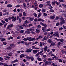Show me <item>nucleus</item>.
<instances>
[{
    "mask_svg": "<svg viewBox=\"0 0 66 66\" xmlns=\"http://www.w3.org/2000/svg\"><path fill=\"white\" fill-rule=\"evenodd\" d=\"M60 20L61 21L60 22V23L61 24H64L65 23V21L64 20V19L63 17L62 16L61 17Z\"/></svg>",
    "mask_w": 66,
    "mask_h": 66,
    "instance_id": "f257e3e1",
    "label": "nucleus"
},
{
    "mask_svg": "<svg viewBox=\"0 0 66 66\" xmlns=\"http://www.w3.org/2000/svg\"><path fill=\"white\" fill-rule=\"evenodd\" d=\"M35 39V38L34 37V38H32L31 37H29V42H31V41H33Z\"/></svg>",
    "mask_w": 66,
    "mask_h": 66,
    "instance_id": "f03ea898",
    "label": "nucleus"
},
{
    "mask_svg": "<svg viewBox=\"0 0 66 66\" xmlns=\"http://www.w3.org/2000/svg\"><path fill=\"white\" fill-rule=\"evenodd\" d=\"M39 21L44 22V21H45V20H44L42 19L39 18L38 19L37 21Z\"/></svg>",
    "mask_w": 66,
    "mask_h": 66,
    "instance_id": "7ed1b4c3",
    "label": "nucleus"
},
{
    "mask_svg": "<svg viewBox=\"0 0 66 66\" xmlns=\"http://www.w3.org/2000/svg\"><path fill=\"white\" fill-rule=\"evenodd\" d=\"M48 43H51V44H53V41L50 39H49L48 40Z\"/></svg>",
    "mask_w": 66,
    "mask_h": 66,
    "instance_id": "20e7f679",
    "label": "nucleus"
},
{
    "mask_svg": "<svg viewBox=\"0 0 66 66\" xmlns=\"http://www.w3.org/2000/svg\"><path fill=\"white\" fill-rule=\"evenodd\" d=\"M32 51V49L31 48H29L27 49V50L26 52H30Z\"/></svg>",
    "mask_w": 66,
    "mask_h": 66,
    "instance_id": "39448f33",
    "label": "nucleus"
},
{
    "mask_svg": "<svg viewBox=\"0 0 66 66\" xmlns=\"http://www.w3.org/2000/svg\"><path fill=\"white\" fill-rule=\"evenodd\" d=\"M33 52L34 54H36V53H37L38 52V51H37V50H33Z\"/></svg>",
    "mask_w": 66,
    "mask_h": 66,
    "instance_id": "423d86ee",
    "label": "nucleus"
},
{
    "mask_svg": "<svg viewBox=\"0 0 66 66\" xmlns=\"http://www.w3.org/2000/svg\"><path fill=\"white\" fill-rule=\"evenodd\" d=\"M23 40L24 41H27V40H28L29 41V37H27V38H25L23 39Z\"/></svg>",
    "mask_w": 66,
    "mask_h": 66,
    "instance_id": "0eeeda50",
    "label": "nucleus"
},
{
    "mask_svg": "<svg viewBox=\"0 0 66 66\" xmlns=\"http://www.w3.org/2000/svg\"><path fill=\"white\" fill-rule=\"evenodd\" d=\"M61 52L62 53L64 54H66V51H65L63 50L61 51Z\"/></svg>",
    "mask_w": 66,
    "mask_h": 66,
    "instance_id": "6e6552de",
    "label": "nucleus"
},
{
    "mask_svg": "<svg viewBox=\"0 0 66 66\" xmlns=\"http://www.w3.org/2000/svg\"><path fill=\"white\" fill-rule=\"evenodd\" d=\"M48 48V47L47 46H45L44 48V51L45 52H46L47 51V49Z\"/></svg>",
    "mask_w": 66,
    "mask_h": 66,
    "instance_id": "1a4fd4ad",
    "label": "nucleus"
},
{
    "mask_svg": "<svg viewBox=\"0 0 66 66\" xmlns=\"http://www.w3.org/2000/svg\"><path fill=\"white\" fill-rule=\"evenodd\" d=\"M41 15H42V13L39 12V14L38 15L37 18H39V17H40L41 16Z\"/></svg>",
    "mask_w": 66,
    "mask_h": 66,
    "instance_id": "9d476101",
    "label": "nucleus"
},
{
    "mask_svg": "<svg viewBox=\"0 0 66 66\" xmlns=\"http://www.w3.org/2000/svg\"><path fill=\"white\" fill-rule=\"evenodd\" d=\"M60 18V16H56V17L55 20H59Z\"/></svg>",
    "mask_w": 66,
    "mask_h": 66,
    "instance_id": "9b49d317",
    "label": "nucleus"
},
{
    "mask_svg": "<svg viewBox=\"0 0 66 66\" xmlns=\"http://www.w3.org/2000/svg\"><path fill=\"white\" fill-rule=\"evenodd\" d=\"M24 56V55L23 54H22L20 56V58H22Z\"/></svg>",
    "mask_w": 66,
    "mask_h": 66,
    "instance_id": "f8f14e48",
    "label": "nucleus"
},
{
    "mask_svg": "<svg viewBox=\"0 0 66 66\" xmlns=\"http://www.w3.org/2000/svg\"><path fill=\"white\" fill-rule=\"evenodd\" d=\"M12 5H11V4H8L7 5V7H12Z\"/></svg>",
    "mask_w": 66,
    "mask_h": 66,
    "instance_id": "ddd939ff",
    "label": "nucleus"
},
{
    "mask_svg": "<svg viewBox=\"0 0 66 66\" xmlns=\"http://www.w3.org/2000/svg\"><path fill=\"white\" fill-rule=\"evenodd\" d=\"M24 30H22L21 31H19V33H24Z\"/></svg>",
    "mask_w": 66,
    "mask_h": 66,
    "instance_id": "4468645a",
    "label": "nucleus"
},
{
    "mask_svg": "<svg viewBox=\"0 0 66 66\" xmlns=\"http://www.w3.org/2000/svg\"><path fill=\"white\" fill-rule=\"evenodd\" d=\"M55 15H53V16H51L50 18L51 19H54L55 18Z\"/></svg>",
    "mask_w": 66,
    "mask_h": 66,
    "instance_id": "2eb2a0df",
    "label": "nucleus"
},
{
    "mask_svg": "<svg viewBox=\"0 0 66 66\" xmlns=\"http://www.w3.org/2000/svg\"><path fill=\"white\" fill-rule=\"evenodd\" d=\"M46 6H51V5L50 4H47L45 5Z\"/></svg>",
    "mask_w": 66,
    "mask_h": 66,
    "instance_id": "dca6fc26",
    "label": "nucleus"
},
{
    "mask_svg": "<svg viewBox=\"0 0 66 66\" xmlns=\"http://www.w3.org/2000/svg\"><path fill=\"white\" fill-rule=\"evenodd\" d=\"M26 33L27 34H30V31H25Z\"/></svg>",
    "mask_w": 66,
    "mask_h": 66,
    "instance_id": "f3484780",
    "label": "nucleus"
},
{
    "mask_svg": "<svg viewBox=\"0 0 66 66\" xmlns=\"http://www.w3.org/2000/svg\"><path fill=\"white\" fill-rule=\"evenodd\" d=\"M50 13H53V12H54V11L53 9H51L50 10Z\"/></svg>",
    "mask_w": 66,
    "mask_h": 66,
    "instance_id": "a211bd4d",
    "label": "nucleus"
},
{
    "mask_svg": "<svg viewBox=\"0 0 66 66\" xmlns=\"http://www.w3.org/2000/svg\"><path fill=\"white\" fill-rule=\"evenodd\" d=\"M40 32V31L39 30H38V29H36V33H39Z\"/></svg>",
    "mask_w": 66,
    "mask_h": 66,
    "instance_id": "6ab92c4d",
    "label": "nucleus"
},
{
    "mask_svg": "<svg viewBox=\"0 0 66 66\" xmlns=\"http://www.w3.org/2000/svg\"><path fill=\"white\" fill-rule=\"evenodd\" d=\"M30 59H31V60L32 61H34V57L33 56L30 57Z\"/></svg>",
    "mask_w": 66,
    "mask_h": 66,
    "instance_id": "aec40b11",
    "label": "nucleus"
},
{
    "mask_svg": "<svg viewBox=\"0 0 66 66\" xmlns=\"http://www.w3.org/2000/svg\"><path fill=\"white\" fill-rule=\"evenodd\" d=\"M49 64V62L47 61H46L45 63V65H47V64Z\"/></svg>",
    "mask_w": 66,
    "mask_h": 66,
    "instance_id": "412c9836",
    "label": "nucleus"
},
{
    "mask_svg": "<svg viewBox=\"0 0 66 66\" xmlns=\"http://www.w3.org/2000/svg\"><path fill=\"white\" fill-rule=\"evenodd\" d=\"M37 59L39 61H42V59H41L40 58H39L38 57L37 58Z\"/></svg>",
    "mask_w": 66,
    "mask_h": 66,
    "instance_id": "4be33fe9",
    "label": "nucleus"
},
{
    "mask_svg": "<svg viewBox=\"0 0 66 66\" xmlns=\"http://www.w3.org/2000/svg\"><path fill=\"white\" fill-rule=\"evenodd\" d=\"M12 54H13V53H9L8 54V55L9 56H11V55H12Z\"/></svg>",
    "mask_w": 66,
    "mask_h": 66,
    "instance_id": "5701e85b",
    "label": "nucleus"
},
{
    "mask_svg": "<svg viewBox=\"0 0 66 66\" xmlns=\"http://www.w3.org/2000/svg\"><path fill=\"white\" fill-rule=\"evenodd\" d=\"M11 47L10 46H9L8 47H7L6 49H7V50H10V49H11Z\"/></svg>",
    "mask_w": 66,
    "mask_h": 66,
    "instance_id": "b1692460",
    "label": "nucleus"
},
{
    "mask_svg": "<svg viewBox=\"0 0 66 66\" xmlns=\"http://www.w3.org/2000/svg\"><path fill=\"white\" fill-rule=\"evenodd\" d=\"M33 15L36 17H37V14H36V13H34Z\"/></svg>",
    "mask_w": 66,
    "mask_h": 66,
    "instance_id": "393cba45",
    "label": "nucleus"
},
{
    "mask_svg": "<svg viewBox=\"0 0 66 66\" xmlns=\"http://www.w3.org/2000/svg\"><path fill=\"white\" fill-rule=\"evenodd\" d=\"M42 13H44V12H45V11H46V10L44 9H43L42 10Z\"/></svg>",
    "mask_w": 66,
    "mask_h": 66,
    "instance_id": "a878e982",
    "label": "nucleus"
},
{
    "mask_svg": "<svg viewBox=\"0 0 66 66\" xmlns=\"http://www.w3.org/2000/svg\"><path fill=\"white\" fill-rule=\"evenodd\" d=\"M27 31H32V29H29L27 30Z\"/></svg>",
    "mask_w": 66,
    "mask_h": 66,
    "instance_id": "bb28decb",
    "label": "nucleus"
},
{
    "mask_svg": "<svg viewBox=\"0 0 66 66\" xmlns=\"http://www.w3.org/2000/svg\"><path fill=\"white\" fill-rule=\"evenodd\" d=\"M16 20V18L15 17L13 18L12 20V21H15Z\"/></svg>",
    "mask_w": 66,
    "mask_h": 66,
    "instance_id": "cd10ccee",
    "label": "nucleus"
},
{
    "mask_svg": "<svg viewBox=\"0 0 66 66\" xmlns=\"http://www.w3.org/2000/svg\"><path fill=\"white\" fill-rule=\"evenodd\" d=\"M55 43H53L51 44L50 46V47H52V46H55Z\"/></svg>",
    "mask_w": 66,
    "mask_h": 66,
    "instance_id": "c85d7f7f",
    "label": "nucleus"
},
{
    "mask_svg": "<svg viewBox=\"0 0 66 66\" xmlns=\"http://www.w3.org/2000/svg\"><path fill=\"white\" fill-rule=\"evenodd\" d=\"M34 18H29V19L30 20H31V21H33L34 20Z\"/></svg>",
    "mask_w": 66,
    "mask_h": 66,
    "instance_id": "c756f323",
    "label": "nucleus"
},
{
    "mask_svg": "<svg viewBox=\"0 0 66 66\" xmlns=\"http://www.w3.org/2000/svg\"><path fill=\"white\" fill-rule=\"evenodd\" d=\"M55 1H54V2H53L52 3V4L53 5H55Z\"/></svg>",
    "mask_w": 66,
    "mask_h": 66,
    "instance_id": "7c9ffc66",
    "label": "nucleus"
},
{
    "mask_svg": "<svg viewBox=\"0 0 66 66\" xmlns=\"http://www.w3.org/2000/svg\"><path fill=\"white\" fill-rule=\"evenodd\" d=\"M40 54V52H38L37 54L36 55V56H38Z\"/></svg>",
    "mask_w": 66,
    "mask_h": 66,
    "instance_id": "2f4dec72",
    "label": "nucleus"
},
{
    "mask_svg": "<svg viewBox=\"0 0 66 66\" xmlns=\"http://www.w3.org/2000/svg\"><path fill=\"white\" fill-rule=\"evenodd\" d=\"M55 40H57V41H58V42H60V39L55 38Z\"/></svg>",
    "mask_w": 66,
    "mask_h": 66,
    "instance_id": "473e14b6",
    "label": "nucleus"
},
{
    "mask_svg": "<svg viewBox=\"0 0 66 66\" xmlns=\"http://www.w3.org/2000/svg\"><path fill=\"white\" fill-rule=\"evenodd\" d=\"M48 60L49 61H53V60H54L53 59H51V58H48Z\"/></svg>",
    "mask_w": 66,
    "mask_h": 66,
    "instance_id": "72a5a7b5",
    "label": "nucleus"
},
{
    "mask_svg": "<svg viewBox=\"0 0 66 66\" xmlns=\"http://www.w3.org/2000/svg\"><path fill=\"white\" fill-rule=\"evenodd\" d=\"M39 7H43V5L42 4H40L39 5Z\"/></svg>",
    "mask_w": 66,
    "mask_h": 66,
    "instance_id": "f704fd0d",
    "label": "nucleus"
},
{
    "mask_svg": "<svg viewBox=\"0 0 66 66\" xmlns=\"http://www.w3.org/2000/svg\"><path fill=\"white\" fill-rule=\"evenodd\" d=\"M10 25H9L7 28V30H9L10 29Z\"/></svg>",
    "mask_w": 66,
    "mask_h": 66,
    "instance_id": "c9c22d12",
    "label": "nucleus"
},
{
    "mask_svg": "<svg viewBox=\"0 0 66 66\" xmlns=\"http://www.w3.org/2000/svg\"><path fill=\"white\" fill-rule=\"evenodd\" d=\"M55 1V3H56V4H57V5H59V4H60V3L57 2Z\"/></svg>",
    "mask_w": 66,
    "mask_h": 66,
    "instance_id": "e433bc0d",
    "label": "nucleus"
},
{
    "mask_svg": "<svg viewBox=\"0 0 66 66\" xmlns=\"http://www.w3.org/2000/svg\"><path fill=\"white\" fill-rule=\"evenodd\" d=\"M1 21H2V23H3L4 24V23H5V21H3V20H1Z\"/></svg>",
    "mask_w": 66,
    "mask_h": 66,
    "instance_id": "4c0bfd02",
    "label": "nucleus"
},
{
    "mask_svg": "<svg viewBox=\"0 0 66 66\" xmlns=\"http://www.w3.org/2000/svg\"><path fill=\"white\" fill-rule=\"evenodd\" d=\"M37 27L39 29H40V28L41 27V26H40V25H37Z\"/></svg>",
    "mask_w": 66,
    "mask_h": 66,
    "instance_id": "58836bf2",
    "label": "nucleus"
},
{
    "mask_svg": "<svg viewBox=\"0 0 66 66\" xmlns=\"http://www.w3.org/2000/svg\"><path fill=\"white\" fill-rule=\"evenodd\" d=\"M22 18L23 20H25L26 19V17H25V16H23L22 17Z\"/></svg>",
    "mask_w": 66,
    "mask_h": 66,
    "instance_id": "ea45409f",
    "label": "nucleus"
},
{
    "mask_svg": "<svg viewBox=\"0 0 66 66\" xmlns=\"http://www.w3.org/2000/svg\"><path fill=\"white\" fill-rule=\"evenodd\" d=\"M61 44H62V43L59 42L58 43V44L57 45H58V46H60V45H61Z\"/></svg>",
    "mask_w": 66,
    "mask_h": 66,
    "instance_id": "a19ab883",
    "label": "nucleus"
},
{
    "mask_svg": "<svg viewBox=\"0 0 66 66\" xmlns=\"http://www.w3.org/2000/svg\"><path fill=\"white\" fill-rule=\"evenodd\" d=\"M26 58L27 59H31V57H29V56H26Z\"/></svg>",
    "mask_w": 66,
    "mask_h": 66,
    "instance_id": "79ce46f5",
    "label": "nucleus"
},
{
    "mask_svg": "<svg viewBox=\"0 0 66 66\" xmlns=\"http://www.w3.org/2000/svg\"><path fill=\"white\" fill-rule=\"evenodd\" d=\"M22 16V13H20L19 14V16L20 17H21V16Z\"/></svg>",
    "mask_w": 66,
    "mask_h": 66,
    "instance_id": "37998d69",
    "label": "nucleus"
},
{
    "mask_svg": "<svg viewBox=\"0 0 66 66\" xmlns=\"http://www.w3.org/2000/svg\"><path fill=\"white\" fill-rule=\"evenodd\" d=\"M18 27L19 28L21 29H23V27H22L21 26H19Z\"/></svg>",
    "mask_w": 66,
    "mask_h": 66,
    "instance_id": "c03bdc74",
    "label": "nucleus"
},
{
    "mask_svg": "<svg viewBox=\"0 0 66 66\" xmlns=\"http://www.w3.org/2000/svg\"><path fill=\"white\" fill-rule=\"evenodd\" d=\"M60 42H64V39H60Z\"/></svg>",
    "mask_w": 66,
    "mask_h": 66,
    "instance_id": "a18cd8bd",
    "label": "nucleus"
},
{
    "mask_svg": "<svg viewBox=\"0 0 66 66\" xmlns=\"http://www.w3.org/2000/svg\"><path fill=\"white\" fill-rule=\"evenodd\" d=\"M23 6L24 7H26L27 6H26V4L24 3H23Z\"/></svg>",
    "mask_w": 66,
    "mask_h": 66,
    "instance_id": "49530a36",
    "label": "nucleus"
},
{
    "mask_svg": "<svg viewBox=\"0 0 66 66\" xmlns=\"http://www.w3.org/2000/svg\"><path fill=\"white\" fill-rule=\"evenodd\" d=\"M23 16H26V15L27 14H26V13L25 12H23Z\"/></svg>",
    "mask_w": 66,
    "mask_h": 66,
    "instance_id": "de8ad7c7",
    "label": "nucleus"
},
{
    "mask_svg": "<svg viewBox=\"0 0 66 66\" xmlns=\"http://www.w3.org/2000/svg\"><path fill=\"white\" fill-rule=\"evenodd\" d=\"M3 43L4 45H7V43L6 42H4Z\"/></svg>",
    "mask_w": 66,
    "mask_h": 66,
    "instance_id": "09e8293b",
    "label": "nucleus"
},
{
    "mask_svg": "<svg viewBox=\"0 0 66 66\" xmlns=\"http://www.w3.org/2000/svg\"><path fill=\"white\" fill-rule=\"evenodd\" d=\"M5 21H6V22H9V20L7 18H6L5 19Z\"/></svg>",
    "mask_w": 66,
    "mask_h": 66,
    "instance_id": "8fccbe9b",
    "label": "nucleus"
},
{
    "mask_svg": "<svg viewBox=\"0 0 66 66\" xmlns=\"http://www.w3.org/2000/svg\"><path fill=\"white\" fill-rule=\"evenodd\" d=\"M0 64L1 65H5V63H1Z\"/></svg>",
    "mask_w": 66,
    "mask_h": 66,
    "instance_id": "3c124183",
    "label": "nucleus"
},
{
    "mask_svg": "<svg viewBox=\"0 0 66 66\" xmlns=\"http://www.w3.org/2000/svg\"><path fill=\"white\" fill-rule=\"evenodd\" d=\"M1 40L2 42H4V41L5 40V39L4 38H3L2 40Z\"/></svg>",
    "mask_w": 66,
    "mask_h": 66,
    "instance_id": "603ef678",
    "label": "nucleus"
},
{
    "mask_svg": "<svg viewBox=\"0 0 66 66\" xmlns=\"http://www.w3.org/2000/svg\"><path fill=\"white\" fill-rule=\"evenodd\" d=\"M63 27H61L59 28V31H61V30H63Z\"/></svg>",
    "mask_w": 66,
    "mask_h": 66,
    "instance_id": "864d4df0",
    "label": "nucleus"
},
{
    "mask_svg": "<svg viewBox=\"0 0 66 66\" xmlns=\"http://www.w3.org/2000/svg\"><path fill=\"white\" fill-rule=\"evenodd\" d=\"M63 28L64 29H66V26H65L64 25H63Z\"/></svg>",
    "mask_w": 66,
    "mask_h": 66,
    "instance_id": "5fc2aeb1",
    "label": "nucleus"
},
{
    "mask_svg": "<svg viewBox=\"0 0 66 66\" xmlns=\"http://www.w3.org/2000/svg\"><path fill=\"white\" fill-rule=\"evenodd\" d=\"M14 63H15V62H18V60L17 59H16L15 60H14Z\"/></svg>",
    "mask_w": 66,
    "mask_h": 66,
    "instance_id": "6e6d98bb",
    "label": "nucleus"
},
{
    "mask_svg": "<svg viewBox=\"0 0 66 66\" xmlns=\"http://www.w3.org/2000/svg\"><path fill=\"white\" fill-rule=\"evenodd\" d=\"M21 6L20 5H17L15 6L16 7H20Z\"/></svg>",
    "mask_w": 66,
    "mask_h": 66,
    "instance_id": "4d7b16f0",
    "label": "nucleus"
},
{
    "mask_svg": "<svg viewBox=\"0 0 66 66\" xmlns=\"http://www.w3.org/2000/svg\"><path fill=\"white\" fill-rule=\"evenodd\" d=\"M48 9H53V7L52 6L49 7Z\"/></svg>",
    "mask_w": 66,
    "mask_h": 66,
    "instance_id": "13d9d810",
    "label": "nucleus"
},
{
    "mask_svg": "<svg viewBox=\"0 0 66 66\" xmlns=\"http://www.w3.org/2000/svg\"><path fill=\"white\" fill-rule=\"evenodd\" d=\"M45 28H47V25L46 24H45L44 26Z\"/></svg>",
    "mask_w": 66,
    "mask_h": 66,
    "instance_id": "bf43d9fd",
    "label": "nucleus"
},
{
    "mask_svg": "<svg viewBox=\"0 0 66 66\" xmlns=\"http://www.w3.org/2000/svg\"><path fill=\"white\" fill-rule=\"evenodd\" d=\"M7 23H6L5 24H4V28H5V27H6V25H7Z\"/></svg>",
    "mask_w": 66,
    "mask_h": 66,
    "instance_id": "052dcab7",
    "label": "nucleus"
},
{
    "mask_svg": "<svg viewBox=\"0 0 66 66\" xmlns=\"http://www.w3.org/2000/svg\"><path fill=\"white\" fill-rule=\"evenodd\" d=\"M60 25V23L59 22H57L56 24V26H59Z\"/></svg>",
    "mask_w": 66,
    "mask_h": 66,
    "instance_id": "680f3d73",
    "label": "nucleus"
},
{
    "mask_svg": "<svg viewBox=\"0 0 66 66\" xmlns=\"http://www.w3.org/2000/svg\"><path fill=\"white\" fill-rule=\"evenodd\" d=\"M18 65V63H15L14 64H13V66H17Z\"/></svg>",
    "mask_w": 66,
    "mask_h": 66,
    "instance_id": "e2e57ef3",
    "label": "nucleus"
},
{
    "mask_svg": "<svg viewBox=\"0 0 66 66\" xmlns=\"http://www.w3.org/2000/svg\"><path fill=\"white\" fill-rule=\"evenodd\" d=\"M34 21H35V22H36V21H38V19H35L34 20Z\"/></svg>",
    "mask_w": 66,
    "mask_h": 66,
    "instance_id": "0e129e2a",
    "label": "nucleus"
},
{
    "mask_svg": "<svg viewBox=\"0 0 66 66\" xmlns=\"http://www.w3.org/2000/svg\"><path fill=\"white\" fill-rule=\"evenodd\" d=\"M3 60V58L0 57V61H2Z\"/></svg>",
    "mask_w": 66,
    "mask_h": 66,
    "instance_id": "69168bd1",
    "label": "nucleus"
},
{
    "mask_svg": "<svg viewBox=\"0 0 66 66\" xmlns=\"http://www.w3.org/2000/svg\"><path fill=\"white\" fill-rule=\"evenodd\" d=\"M5 57H6V58L7 59H10V57L7 56H5Z\"/></svg>",
    "mask_w": 66,
    "mask_h": 66,
    "instance_id": "338daca9",
    "label": "nucleus"
},
{
    "mask_svg": "<svg viewBox=\"0 0 66 66\" xmlns=\"http://www.w3.org/2000/svg\"><path fill=\"white\" fill-rule=\"evenodd\" d=\"M2 16V12H1L0 13V16Z\"/></svg>",
    "mask_w": 66,
    "mask_h": 66,
    "instance_id": "774afa93",
    "label": "nucleus"
}]
</instances>
